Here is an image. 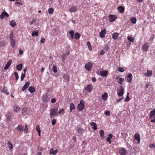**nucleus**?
Returning a JSON list of instances; mask_svg holds the SVG:
<instances>
[{
    "label": "nucleus",
    "instance_id": "obj_1",
    "mask_svg": "<svg viewBox=\"0 0 155 155\" xmlns=\"http://www.w3.org/2000/svg\"><path fill=\"white\" fill-rule=\"evenodd\" d=\"M58 107L54 109H51L50 110V115L51 118L55 116H58Z\"/></svg>",
    "mask_w": 155,
    "mask_h": 155
},
{
    "label": "nucleus",
    "instance_id": "obj_2",
    "mask_svg": "<svg viewBox=\"0 0 155 155\" xmlns=\"http://www.w3.org/2000/svg\"><path fill=\"white\" fill-rule=\"evenodd\" d=\"M78 109L79 110H82L84 108V102L81 100L80 101V103L78 104L77 107Z\"/></svg>",
    "mask_w": 155,
    "mask_h": 155
},
{
    "label": "nucleus",
    "instance_id": "obj_3",
    "mask_svg": "<svg viewBox=\"0 0 155 155\" xmlns=\"http://www.w3.org/2000/svg\"><path fill=\"white\" fill-rule=\"evenodd\" d=\"M124 93V89L122 86H120L119 87V89L117 91V93L118 95L120 97L122 96Z\"/></svg>",
    "mask_w": 155,
    "mask_h": 155
},
{
    "label": "nucleus",
    "instance_id": "obj_4",
    "mask_svg": "<svg viewBox=\"0 0 155 155\" xmlns=\"http://www.w3.org/2000/svg\"><path fill=\"white\" fill-rule=\"evenodd\" d=\"M132 79V75L130 73L127 76L125 80L128 83L130 82Z\"/></svg>",
    "mask_w": 155,
    "mask_h": 155
},
{
    "label": "nucleus",
    "instance_id": "obj_5",
    "mask_svg": "<svg viewBox=\"0 0 155 155\" xmlns=\"http://www.w3.org/2000/svg\"><path fill=\"white\" fill-rule=\"evenodd\" d=\"M92 65L91 62H89L85 65L86 69L88 71H90L92 68Z\"/></svg>",
    "mask_w": 155,
    "mask_h": 155
},
{
    "label": "nucleus",
    "instance_id": "obj_6",
    "mask_svg": "<svg viewBox=\"0 0 155 155\" xmlns=\"http://www.w3.org/2000/svg\"><path fill=\"white\" fill-rule=\"evenodd\" d=\"M64 79V81L68 83L69 81L70 77L69 75L67 74H64L63 76Z\"/></svg>",
    "mask_w": 155,
    "mask_h": 155
},
{
    "label": "nucleus",
    "instance_id": "obj_7",
    "mask_svg": "<svg viewBox=\"0 0 155 155\" xmlns=\"http://www.w3.org/2000/svg\"><path fill=\"white\" fill-rule=\"evenodd\" d=\"M92 86L91 84H88L85 88V89L89 92H91L92 90Z\"/></svg>",
    "mask_w": 155,
    "mask_h": 155
},
{
    "label": "nucleus",
    "instance_id": "obj_8",
    "mask_svg": "<svg viewBox=\"0 0 155 155\" xmlns=\"http://www.w3.org/2000/svg\"><path fill=\"white\" fill-rule=\"evenodd\" d=\"M127 153L126 150L124 148H122L119 151V153L120 155H125Z\"/></svg>",
    "mask_w": 155,
    "mask_h": 155
},
{
    "label": "nucleus",
    "instance_id": "obj_9",
    "mask_svg": "<svg viewBox=\"0 0 155 155\" xmlns=\"http://www.w3.org/2000/svg\"><path fill=\"white\" fill-rule=\"evenodd\" d=\"M42 100L43 102H48L50 100V99L46 94H45L42 96Z\"/></svg>",
    "mask_w": 155,
    "mask_h": 155
},
{
    "label": "nucleus",
    "instance_id": "obj_10",
    "mask_svg": "<svg viewBox=\"0 0 155 155\" xmlns=\"http://www.w3.org/2000/svg\"><path fill=\"white\" fill-rule=\"evenodd\" d=\"M149 47V45L148 42L145 43L142 46V49L144 51H146Z\"/></svg>",
    "mask_w": 155,
    "mask_h": 155
},
{
    "label": "nucleus",
    "instance_id": "obj_11",
    "mask_svg": "<svg viewBox=\"0 0 155 155\" xmlns=\"http://www.w3.org/2000/svg\"><path fill=\"white\" fill-rule=\"evenodd\" d=\"M117 17L116 16L113 15H110L109 16V21L110 22H112L114 21L116 18Z\"/></svg>",
    "mask_w": 155,
    "mask_h": 155
},
{
    "label": "nucleus",
    "instance_id": "obj_12",
    "mask_svg": "<svg viewBox=\"0 0 155 155\" xmlns=\"http://www.w3.org/2000/svg\"><path fill=\"white\" fill-rule=\"evenodd\" d=\"M116 79L117 81L119 84L120 85H122V82L124 81V79L122 78H120L119 76H117Z\"/></svg>",
    "mask_w": 155,
    "mask_h": 155
},
{
    "label": "nucleus",
    "instance_id": "obj_13",
    "mask_svg": "<svg viewBox=\"0 0 155 155\" xmlns=\"http://www.w3.org/2000/svg\"><path fill=\"white\" fill-rule=\"evenodd\" d=\"M30 85V82L27 81L25 83L24 86L22 88V90L23 91H25L27 88Z\"/></svg>",
    "mask_w": 155,
    "mask_h": 155
},
{
    "label": "nucleus",
    "instance_id": "obj_14",
    "mask_svg": "<svg viewBox=\"0 0 155 155\" xmlns=\"http://www.w3.org/2000/svg\"><path fill=\"white\" fill-rule=\"evenodd\" d=\"M101 75V76L104 77L108 74V72L106 70L102 71H100Z\"/></svg>",
    "mask_w": 155,
    "mask_h": 155
},
{
    "label": "nucleus",
    "instance_id": "obj_15",
    "mask_svg": "<svg viewBox=\"0 0 155 155\" xmlns=\"http://www.w3.org/2000/svg\"><path fill=\"white\" fill-rule=\"evenodd\" d=\"M1 91L3 93H4L5 94H6L7 95H8L9 94V92H7V88L6 87H4L1 90Z\"/></svg>",
    "mask_w": 155,
    "mask_h": 155
},
{
    "label": "nucleus",
    "instance_id": "obj_16",
    "mask_svg": "<svg viewBox=\"0 0 155 155\" xmlns=\"http://www.w3.org/2000/svg\"><path fill=\"white\" fill-rule=\"evenodd\" d=\"M24 127L23 126L21 125H19L16 128L17 130L21 132L23 130Z\"/></svg>",
    "mask_w": 155,
    "mask_h": 155
},
{
    "label": "nucleus",
    "instance_id": "obj_17",
    "mask_svg": "<svg viewBox=\"0 0 155 155\" xmlns=\"http://www.w3.org/2000/svg\"><path fill=\"white\" fill-rule=\"evenodd\" d=\"M12 62V60H9L7 63L6 64L4 68V69L5 70H7L8 68L10 66V65L11 63Z\"/></svg>",
    "mask_w": 155,
    "mask_h": 155
},
{
    "label": "nucleus",
    "instance_id": "obj_18",
    "mask_svg": "<svg viewBox=\"0 0 155 155\" xmlns=\"http://www.w3.org/2000/svg\"><path fill=\"white\" fill-rule=\"evenodd\" d=\"M135 139L138 141L139 143L140 142V135L139 134H136L134 135Z\"/></svg>",
    "mask_w": 155,
    "mask_h": 155
},
{
    "label": "nucleus",
    "instance_id": "obj_19",
    "mask_svg": "<svg viewBox=\"0 0 155 155\" xmlns=\"http://www.w3.org/2000/svg\"><path fill=\"white\" fill-rule=\"evenodd\" d=\"M77 8L76 6H72L69 9V11L70 12H75L77 11Z\"/></svg>",
    "mask_w": 155,
    "mask_h": 155
},
{
    "label": "nucleus",
    "instance_id": "obj_20",
    "mask_svg": "<svg viewBox=\"0 0 155 155\" xmlns=\"http://www.w3.org/2000/svg\"><path fill=\"white\" fill-rule=\"evenodd\" d=\"M58 151V150L57 149L54 150L52 148L50 150L49 153L50 154H52L53 155H55L57 153Z\"/></svg>",
    "mask_w": 155,
    "mask_h": 155
},
{
    "label": "nucleus",
    "instance_id": "obj_21",
    "mask_svg": "<svg viewBox=\"0 0 155 155\" xmlns=\"http://www.w3.org/2000/svg\"><path fill=\"white\" fill-rule=\"evenodd\" d=\"M105 30H102L100 33V37L103 38L105 36Z\"/></svg>",
    "mask_w": 155,
    "mask_h": 155
},
{
    "label": "nucleus",
    "instance_id": "obj_22",
    "mask_svg": "<svg viewBox=\"0 0 155 155\" xmlns=\"http://www.w3.org/2000/svg\"><path fill=\"white\" fill-rule=\"evenodd\" d=\"M108 96V94L107 93H104L101 96L102 99L104 101H105Z\"/></svg>",
    "mask_w": 155,
    "mask_h": 155
},
{
    "label": "nucleus",
    "instance_id": "obj_23",
    "mask_svg": "<svg viewBox=\"0 0 155 155\" xmlns=\"http://www.w3.org/2000/svg\"><path fill=\"white\" fill-rule=\"evenodd\" d=\"M119 36V34L117 32L114 33L112 35V38L114 40H116Z\"/></svg>",
    "mask_w": 155,
    "mask_h": 155
},
{
    "label": "nucleus",
    "instance_id": "obj_24",
    "mask_svg": "<svg viewBox=\"0 0 155 155\" xmlns=\"http://www.w3.org/2000/svg\"><path fill=\"white\" fill-rule=\"evenodd\" d=\"M113 136L111 134H109L108 135V137L106 139L107 141L109 142L110 144L111 143V141L110 140V139H111Z\"/></svg>",
    "mask_w": 155,
    "mask_h": 155
},
{
    "label": "nucleus",
    "instance_id": "obj_25",
    "mask_svg": "<svg viewBox=\"0 0 155 155\" xmlns=\"http://www.w3.org/2000/svg\"><path fill=\"white\" fill-rule=\"evenodd\" d=\"M153 75L152 71L151 70H147V72L145 74L146 76L148 77H150Z\"/></svg>",
    "mask_w": 155,
    "mask_h": 155
},
{
    "label": "nucleus",
    "instance_id": "obj_26",
    "mask_svg": "<svg viewBox=\"0 0 155 155\" xmlns=\"http://www.w3.org/2000/svg\"><path fill=\"white\" fill-rule=\"evenodd\" d=\"M35 88L33 87L30 86L28 88V91L31 93L35 92Z\"/></svg>",
    "mask_w": 155,
    "mask_h": 155
},
{
    "label": "nucleus",
    "instance_id": "obj_27",
    "mask_svg": "<svg viewBox=\"0 0 155 155\" xmlns=\"http://www.w3.org/2000/svg\"><path fill=\"white\" fill-rule=\"evenodd\" d=\"M7 144L8 145V148H9L10 150H12V149L13 148V146L12 143L8 141L7 143Z\"/></svg>",
    "mask_w": 155,
    "mask_h": 155
},
{
    "label": "nucleus",
    "instance_id": "obj_28",
    "mask_svg": "<svg viewBox=\"0 0 155 155\" xmlns=\"http://www.w3.org/2000/svg\"><path fill=\"white\" fill-rule=\"evenodd\" d=\"M22 64L17 65L16 66V69L19 71H21L22 69Z\"/></svg>",
    "mask_w": 155,
    "mask_h": 155
},
{
    "label": "nucleus",
    "instance_id": "obj_29",
    "mask_svg": "<svg viewBox=\"0 0 155 155\" xmlns=\"http://www.w3.org/2000/svg\"><path fill=\"white\" fill-rule=\"evenodd\" d=\"M91 125L92 126H93L92 127V128L94 130H95L97 129V125L95 123L92 122L91 123Z\"/></svg>",
    "mask_w": 155,
    "mask_h": 155
},
{
    "label": "nucleus",
    "instance_id": "obj_30",
    "mask_svg": "<svg viewBox=\"0 0 155 155\" xmlns=\"http://www.w3.org/2000/svg\"><path fill=\"white\" fill-rule=\"evenodd\" d=\"M70 112H71L72 110L75 109V106L73 103H71L70 105Z\"/></svg>",
    "mask_w": 155,
    "mask_h": 155
},
{
    "label": "nucleus",
    "instance_id": "obj_31",
    "mask_svg": "<svg viewBox=\"0 0 155 155\" xmlns=\"http://www.w3.org/2000/svg\"><path fill=\"white\" fill-rule=\"evenodd\" d=\"M77 130L78 132V133L79 134H80L81 135L84 132L83 129L80 127L78 128Z\"/></svg>",
    "mask_w": 155,
    "mask_h": 155
},
{
    "label": "nucleus",
    "instance_id": "obj_32",
    "mask_svg": "<svg viewBox=\"0 0 155 155\" xmlns=\"http://www.w3.org/2000/svg\"><path fill=\"white\" fill-rule=\"evenodd\" d=\"M118 9L120 13H123L124 11V8L122 6H119L118 8Z\"/></svg>",
    "mask_w": 155,
    "mask_h": 155
},
{
    "label": "nucleus",
    "instance_id": "obj_33",
    "mask_svg": "<svg viewBox=\"0 0 155 155\" xmlns=\"http://www.w3.org/2000/svg\"><path fill=\"white\" fill-rule=\"evenodd\" d=\"M104 131L103 130H101L100 131L99 133L100 135V137L103 138L104 137Z\"/></svg>",
    "mask_w": 155,
    "mask_h": 155
},
{
    "label": "nucleus",
    "instance_id": "obj_34",
    "mask_svg": "<svg viewBox=\"0 0 155 155\" xmlns=\"http://www.w3.org/2000/svg\"><path fill=\"white\" fill-rule=\"evenodd\" d=\"M69 34L71 35V37L72 39L74 38V32L73 30H71L69 32Z\"/></svg>",
    "mask_w": 155,
    "mask_h": 155
},
{
    "label": "nucleus",
    "instance_id": "obj_35",
    "mask_svg": "<svg viewBox=\"0 0 155 155\" xmlns=\"http://www.w3.org/2000/svg\"><path fill=\"white\" fill-rule=\"evenodd\" d=\"M10 24L11 25L12 27H14L15 26V25H16L15 22V21H14L13 20H12L10 21Z\"/></svg>",
    "mask_w": 155,
    "mask_h": 155
},
{
    "label": "nucleus",
    "instance_id": "obj_36",
    "mask_svg": "<svg viewBox=\"0 0 155 155\" xmlns=\"http://www.w3.org/2000/svg\"><path fill=\"white\" fill-rule=\"evenodd\" d=\"M36 130L38 133V135L39 136H40V127L38 125L36 126Z\"/></svg>",
    "mask_w": 155,
    "mask_h": 155
},
{
    "label": "nucleus",
    "instance_id": "obj_37",
    "mask_svg": "<svg viewBox=\"0 0 155 155\" xmlns=\"http://www.w3.org/2000/svg\"><path fill=\"white\" fill-rule=\"evenodd\" d=\"M10 43L11 44L13 48H14L15 47V42L14 40L13 39H11L10 40Z\"/></svg>",
    "mask_w": 155,
    "mask_h": 155
},
{
    "label": "nucleus",
    "instance_id": "obj_38",
    "mask_svg": "<svg viewBox=\"0 0 155 155\" xmlns=\"http://www.w3.org/2000/svg\"><path fill=\"white\" fill-rule=\"evenodd\" d=\"M74 38L76 39H78L80 37V35L78 33H76L74 35Z\"/></svg>",
    "mask_w": 155,
    "mask_h": 155
},
{
    "label": "nucleus",
    "instance_id": "obj_39",
    "mask_svg": "<svg viewBox=\"0 0 155 155\" xmlns=\"http://www.w3.org/2000/svg\"><path fill=\"white\" fill-rule=\"evenodd\" d=\"M54 11V9L52 8H50L48 9V12L49 14H51L53 13Z\"/></svg>",
    "mask_w": 155,
    "mask_h": 155
},
{
    "label": "nucleus",
    "instance_id": "obj_40",
    "mask_svg": "<svg viewBox=\"0 0 155 155\" xmlns=\"http://www.w3.org/2000/svg\"><path fill=\"white\" fill-rule=\"evenodd\" d=\"M127 38L131 42H133L134 41V39L133 37H130V36H128Z\"/></svg>",
    "mask_w": 155,
    "mask_h": 155
},
{
    "label": "nucleus",
    "instance_id": "obj_41",
    "mask_svg": "<svg viewBox=\"0 0 155 155\" xmlns=\"http://www.w3.org/2000/svg\"><path fill=\"white\" fill-rule=\"evenodd\" d=\"M19 109V107L18 106H15L14 107V109L16 112H17Z\"/></svg>",
    "mask_w": 155,
    "mask_h": 155
},
{
    "label": "nucleus",
    "instance_id": "obj_42",
    "mask_svg": "<svg viewBox=\"0 0 155 155\" xmlns=\"http://www.w3.org/2000/svg\"><path fill=\"white\" fill-rule=\"evenodd\" d=\"M150 114H151V115L153 116V117H154L155 116V109L154 108L153 110L151 111L150 112Z\"/></svg>",
    "mask_w": 155,
    "mask_h": 155
},
{
    "label": "nucleus",
    "instance_id": "obj_43",
    "mask_svg": "<svg viewBox=\"0 0 155 155\" xmlns=\"http://www.w3.org/2000/svg\"><path fill=\"white\" fill-rule=\"evenodd\" d=\"M52 71L54 73H56L57 71V68L56 66L54 65L52 68Z\"/></svg>",
    "mask_w": 155,
    "mask_h": 155
},
{
    "label": "nucleus",
    "instance_id": "obj_44",
    "mask_svg": "<svg viewBox=\"0 0 155 155\" xmlns=\"http://www.w3.org/2000/svg\"><path fill=\"white\" fill-rule=\"evenodd\" d=\"M87 44L88 46L89 50L90 51L92 50V48L90 43L89 41H88L87 43Z\"/></svg>",
    "mask_w": 155,
    "mask_h": 155
},
{
    "label": "nucleus",
    "instance_id": "obj_45",
    "mask_svg": "<svg viewBox=\"0 0 155 155\" xmlns=\"http://www.w3.org/2000/svg\"><path fill=\"white\" fill-rule=\"evenodd\" d=\"M27 109L26 108H24L23 109L22 112V115H25L26 113Z\"/></svg>",
    "mask_w": 155,
    "mask_h": 155
},
{
    "label": "nucleus",
    "instance_id": "obj_46",
    "mask_svg": "<svg viewBox=\"0 0 155 155\" xmlns=\"http://www.w3.org/2000/svg\"><path fill=\"white\" fill-rule=\"evenodd\" d=\"M23 130L24 131V132L25 133H27L28 132V126L27 125H25V128Z\"/></svg>",
    "mask_w": 155,
    "mask_h": 155
},
{
    "label": "nucleus",
    "instance_id": "obj_47",
    "mask_svg": "<svg viewBox=\"0 0 155 155\" xmlns=\"http://www.w3.org/2000/svg\"><path fill=\"white\" fill-rule=\"evenodd\" d=\"M129 100H130V98L129 97V93H127V96L126 97V98L125 99L124 101L125 102H128Z\"/></svg>",
    "mask_w": 155,
    "mask_h": 155
},
{
    "label": "nucleus",
    "instance_id": "obj_48",
    "mask_svg": "<svg viewBox=\"0 0 155 155\" xmlns=\"http://www.w3.org/2000/svg\"><path fill=\"white\" fill-rule=\"evenodd\" d=\"M130 21L132 23L134 24L136 22V19L135 18H133L130 19Z\"/></svg>",
    "mask_w": 155,
    "mask_h": 155
},
{
    "label": "nucleus",
    "instance_id": "obj_49",
    "mask_svg": "<svg viewBox=\"0 0 155 155\" xmlns=\"http://www.w3.org/2000/svg\"><path fill=\"white\" fill-rule=\"evenodd\" d=\"M32 35L33 36L35 35L37 36L38 35V32L37 31H33L32 34Z\"/></svg>",
    "mask_w": 155,
    "mask_h": 155
},
{
    "label": "nucleus",
    "instance_id": "obj_50",
    "mask_svg": "<svg viewBox=\"0 0 155 155\" xmlns=\"http://www.w3.org/2000/svg\"><path fill=\"white\" fill-rule=\"evenodd\" d=\"M61 113H62V114H63L64 113V110L63 108L59 109L58 112V114H60Z\"/></svg>",
    "mask_w": 155,
    "mask_h": 155
},
{
    "label": "nucleus",
    "instance_id": "obj_51",
    "mask_svg": "<svg viewBox=\"0 0 155 155\" xmlns=\"http://www.w3.org/2000/svg\"><path fill=\"white\" fill-rule=\"evenodd\" d=\"M14 74L15 76V79L16 80H18L19 78L18 73L17 72H14Z\"/></svg>",
    "mask_w": 155,
    "mask_h": 155
},
{
    "label": "nucleus",
    "instance_id": "obj_52",
    "mask_svg": "<svg viewBox=\"0 0 155 155\" xmlns=\"http://www.w3.org/2000/svg\"><path fill=\"white\" fill-rule=\"evenodd\" d=\"M118 71L120 72H123L124 71V69L123 68L119 67L118 68Z\"/></svg>",
    "mask_w": 155,
    "mask_h": 155
},
{
    "label": "nucleus",
    "instance_id": "obj_53",
    "mask_svg": "<svg viewBox=\"0 0 155 155\" xmlns=\"http://www.w3.org/2000/svg\"><path fill=\"white\" fill-rule=\"evenodd\" d=\"M25 73H24L23 74H21V81H22L23 80L24 78H25Z\"/></svg>",
    "mask_w": 155,
    "mask_h": 155
},
{
    "label": "nucleus",
    "instance_id": "obj_54",
    "mask_svg": "<svg viewBox=\"0 0 155 155\" xmlns=\"http://www.w3.org/2000/svg\"><path fill=\"white\" fill-rule=\"evenodd\" d=\"M5 46V43L3 41H2L0 42V47H3Z\"/></svg>",
    "mask_w": 155,
    "mask_h": 155
},
{
    "label": "nucleus",
    "instance_id": "obj_55",
    "mask_svg": "<svg viewBox=\"0 0 155 155\" xmlns=\"http://www.w3.org/2000/svg\"><path fill=\"white\" fill-rule=\"evenodd\" d=\"M10 40L13 39V34L12 31H11L10 34Z\"/></svg>",
    "mask_w": 155,
    "mask_h": 155
},
{
    "label": "nucleus",
    "instance_id": "obj_56",
    "mask_svg": "<svg viewBox=\"0 0 155 155\" xmlns=\"http://www.w3.org/2000/svg\"><path fill=\"white\" fill-rule=\"evenodd\" d=\"M3 15L4 16H5L6 17H8L9 16V15L6 12L4 11L2 12Z\"/></svg>",
    "mask_w": 155,
    "mask_h": 155
},
{
    "label": "nucleus",
    "instance_id": "obj_57",
    "mask_svg": "<svg viewBox=\"0 0 155 155\" xmlns=\"http://www.w3.org/2000/svg\"><path fill=\"white\" fill-rule=\"evenodd\" d=\"M61 59H62V61H64V59L66 58V56L65 55H61Z\"/></svg>",
    "mask_w": 155,
    "mask_h": 155
},
{
    "label": "nucleus",
    "instance_id": "obj_58",
    "mask_svg": "<svg viewBox=\"0 0 155 155\" xmlns=\"http://www.w3.org/2000/svg\"><path fill=\"white\" fill-rule=\"evenodd\" d=\"M36 21V19L35 18L33 19L32 20L30 21V25H32L35 21Z\"/></svg>",
    "mask_w": 155,
    "mask_h": 155
},
{
    "label": "nucleus",
    "instance_id": "obj_59",
    "mask_svg": "<svg viewBox=\"0 0 155 155\" xmlns=\"http://www.w3.org/2000/svg\"><path fill=\"white\" fill-rule=\"evenodd\" d=\"M56 122V120L55 119H53L52 121V125H54Z\"/></svg>",
    "mask_w": 155,
    "mask_h": 155
},
{
    "label": "nucleus",
    "instance_id": "obj_60",
    "mask_svg": "<svg viewBox=\"0 0 155 155\" xmlns=\"http://www.w3.org/2000/svg\"><path fill=\"white\" fill-rule=\"evenodd\" d=\"M105 114L106 115L109 116L110 115V113L109 111H107L105 112Z\"/></svg>",
    "mask_w": 155,
    "mask_h": 155
},
{
    "label": "nucleus",
    "instance_id": "obj_61",
    "mask_svg": "<svg viewBox=\"0 0 155 155\" xmlns=\"http://www.w3.org/2000/svg\"><path fill=\"white\" fill-rule=\"evenodd\" d=\"M104 49L106 50L107 51H108L109 49V47H108V46H106L104 48Z\"/></svg>",
    "mask_w": 155,
    "mask_h": 155
},
{
    "label": "nucleus",
    "instance_id": "obj_62",
    "mask_svg": "<svg viewBox=\"0 0 155 155\" xmlns=\"http://www.w3.org/2000/svg\"><path fill=\"white\" fill-rule=\"evenodd\" d=\"M45 39L44 38H41V39L40 41V42L41 43H44L45 42Z\"/></svg>",
    "mask_w": 155,
    "mask_h": 155
},
{
    "label": "nucleus",
    "instance_id": "obj_63",
    "mask_svg": "<svg viewBox=\"0 0 155 155\" xmlns=\"http://www.w3.org/2000/svg\"><path fill=\"white\" fill-rule=\"evenodd\" d=\"M150 83H149V82L147 83L146 84V85H145L146 88H148V87H149V86H150Z\"/></svg>",
    "mask_w": 155,
    "mask_h": 155
},
{
    "label": "nucleus",
    "instance_id": "obj_64",
    "mask_svg": "<svg viewBox=\"0 0 155 155\" xmlns=\"http://www.w3.org/2000/svg\"><path fill=\"white\" fill-rule=\"evenodd\" d=\"M56 102V99L55 98H53L51 100V103H54Z\"/></svg>",
    "mask_w": 155,
    "mask_h": 155
}]
</instances>
